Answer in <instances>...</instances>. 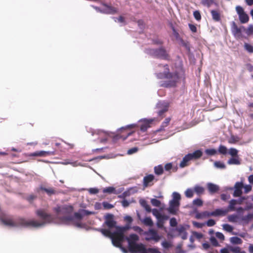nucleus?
Segmentation results:
<instances>
[{"instance_id":"obj_1","label":"nucleus","mask_w":253,"mask_h":253,"mask_svg":"<svg viewBox=\"0 0 253 253\" xmlns=\"http://www.w3.org/2000/svg\"><path fill=\"white\" fill-rule=\"evenodd\" d=\"M36 214L42 219V221L40 222L35 219L26 220L25 218H21L19 220V224L23 227L38 228L42 226L45 224L51 223L54 220L53 216L47 213L44 209L37 210Z\"/></svg>"},{"instance_id":"obj_2","label":"nucleus","mask_w":253,"mask_h":253,"mask_svg":"<svg viewBox=\"0 0 253 253\" xmlns=\"http://www.w3.org/2000/svg\"><path fill=\"white\" fill-rule=\"evenodd\" d=\"M164 67L166 70L164 72L156 74V77L158 79H165L164 81H161L159 83L160 86L166 88L176 87L180 79L179 74L177 72H170L169 66L167 64L164 65Z\"/></svg>"},{"instance_id":"obj_3","label":"nucleus","mask_w":253,"mask_h":253,"mask_svg":"<svg viewBox=\"0 0 253 253\" xmlns=\"http://www.w3.org/2000/svg\"><path fill=\"white\" fill-rule=\"evenodd\" d=\"M54 211L58 215L63 214L65 215L61 218V220L65 223L72 221L74 219V217L71 215L73 211V207L72 206H57L54 208Z\"/></svg>"},{"instance_id":"obj_4","label":"nucleus","mask_w":253,"mask_h":253,"mask_svg":"<svg viewBox=\"0 0 253 253\" xmlns=\"http://www.w3.org/2000/svg\"><path fill=\"white\" fill-rule=\"evenodd\" d=\"M113 245L118 248H122V244L125 239V235L118 230L113 232L111 237Z\"/></svg>"},{"instance_id":"obj_5","label":"nucleus","mask_w":253,"mask_h":253,"mask_svg":"<svg viewBox=\"0 0 253 253\" xmlns=\"http://www.w3.org/2000/svg\"><path fill=\"white\" fill-rule=\"evenodd\" d=\"M149 53L157 58L168 59L169 57L166 50L163 47L158 49H150L149 50Z\"/></svg>"},{"instance_id":"obj_6","label":"nucleus","mask_w":253,"mask_h":253,"mask_svg":"<svg viewBox=\"0 0 253 253\" xmlns=\"http://www.w3.org/2000/svg\"><path fill=\"white\" fill-rule=\"evenodd\" d=\"M143 234L146 235L145 240L148 241L153 240L155 242H158L161 239V236L158 234L157 231L153 229H150Z\"/></svg>"},{"instance_id":"obj_7","label":"nucleus","mask_w":253,"mask_h":253,"mask_svg":"<svg viewBox=\"0 0 253 253\" xmlns=\"http://www.w3.org/2000/svg\"><path fill=\"white\" fill-rule=\"evenodd\" d=\"M169 104L166 101H160L156 105V109L158 110V116L162 118L164 117V114L167 112L169 108Z\"/></svg>"},{"instance_id":"obj_8","label":"nucleus","mask_w":253,"mask_h":253,"mask_svg":"<svg viewBox=\"0 0 253 253\" xmlns=\"http://www.w3.org/2000/svg\"><path fill=\"white\" fill-rule=\"evenodd\" d=\"M21 218L18 219L17 221L15 222L11 218L3 216L0 217V220L5 225L10 227H17L21 226L19 223V220ZM21 226H22L21 225Z\"/></svg>"},{"instance_id":"obj_9","label":"nucleus","mask_w":253,"mask_h":253,"mask_svg":"<svg viewBox=\"0 0 253 253\" xmlns=\"http://www.w3.org/2000/svg\"><path fill=\"white\" fill-rule=\"evenodd\" d=\"M242 26L239 28L235 22H232L231 26L232 33L236 39L246 38L242 34Z\"/></svg>"},{"instance_id":"obj_10","label":"nucleus","mask_w":253,"mask_h":253,"mask_svg":"<svg viewBox=\"0 0 253 253\" xmlns=\"http://www.w3.org/2000/svg\"><path fill=\"white\" fill-rule=\"evenodd\" d=\"M136 126V125L132 124L127 126L126 128L122 127L121 128V132L123 133L120 135H117V138L122 139L123 140H126L129 136L131 135L134 131H128L127 128H132Z\"/></svg>"},{"instance_id":"obj_11","label":"nucleus","mask_w":253,"mask_h":253,"mask_svg":"<svg viewBox=\"0 0 253 253\" xmlns=\"http://www.w3.org/2000/svg\"><path fill=\"white\" fill-rule=\"evenodd\" d=\"M129 250L132 253H142L144 251H146L144 245L142 244H136V243H129L128 246Z\"/></svg>"},{"instance_id":"obj_12","label":"nucleus","mask_w":253,"mask_h":253,"mask_svg":"<svg viewBox=\"0 0 253 253\" xmlns=\"http://www.w3.org/2000/svg\"><path fill=\"white\" fill-rule=\"evenodd\" d=\"M157 179L155 178L153 174H150L145 176L143 179V186L144 187L152 186L154 182H157Z\"/></svg>"},{"instance_id":"obj_13","label":"nucleus","mask_w":253,"mask_h":253,"mask_svg":"<svg viewBox=\"0 0 253 253\" xmlns=\"http://www.w3.org/2000/svg\"><path fill=\"white\" fill-rule=\"evenodd\" d=\"M105 224L110 229L115 228L117 226L116 225V221L114 219V215L112 214L108 213L105 216Z\"/></svg>"},{"instance_id":"obj_14","label":"nucleus","mask_w":253,"mask_h":253,"mask_svg":"<svg viewBox=\"0 0 253 253\" xmlns=\"http://www.w3.org/2000/svg\"><path fill=\"white\" fill-rule=\"evenodd\" d=\"M180 206V202H177L174 201H170L169 206L168 209V211L170 214L175 215L179 210Z\"/></svg>"},{"instance_id":"obj_15","label":"nucleus","mask_w":253,"mask_h":253,"mask_svg":"<svg viewBox=\"0 0 253 253\" xmlns=\"http://www.w3.org/2000/svg\"><path fill=\"white\" fill-rule=\"evenodd\" d=\"M153 120L144 119L140 121L139 127L140 130L145 132L147 129L150 127V125L153 122Z\"/></svg>"},{"instance_id":"obj_16","label":"nucleus","mask_w":253,"mask_h":253,"mask_svg":"<svg viewBox=\"0 0 253 253\" xmlns=\"http://www.w3.org/2000/svg\"><path fill=\"white\" fill-rule=\"evenodd\" d=\"M55 155V153L54 151H37L32 153H31L29 155V156H34V157H44L47 156L54 155Z\"/></svg>"},{"instance_id":"obj_17","label":"nucleus","mask_w":253,"mask_h":253,"mask_svg":"<svg viewBox=\"0 0 253 253\" xmlns=\"http://www.w3.org/2000/svg\"><path fill=\"white\" fill-rule=\"evenodd\" d=\"M243 187V184L242 182H236L235 185V190L233 196L235 197H240L242 194V189Z\"/></svg>"},{"instance_id":"obj_18","label":"nucleus","mask_w":253,"mask_h":253,"mask_svg":"<svg viewBox=\"0 0 253 253\" xmlns=\"http://www.w3.org/2000/svg\"><path fill=\"white\" fill-rule=\"evenodd\" d=\"M95 133L99 136L100 142H105L107 140L109 135L107 132L98 130L95 132Z\"/></svg>"},{"instance_id":"obj_19","label":"nucleus","mask_w":253,"mask_h":253,"mask_svg":"<svg viewBox=\"0 0 253 253\" xmlns=\"http://www.w3.org/2000/svg\"><path fill=\"white\" fill-rule=\"evenodd\" d=\"M228 212V210H223L222 209H217L212 212H210V216H217L219 215H225Z\"/></svg>"},{"instance_id":"obj_20","label":"nucleus","mask_w":253,"mask_h":253,"mask_svg":"<svg viewBox=\"0 0 253 253\" xmlns=\"http://www.w3.org/2000/svg\"><path fill=\"white\" fill-rule=\"evenodd\" d=\"M203 155V152L200 150H197L195 151L192 153H189L188 155L189 156L191 160H197L201 158Z\"/></svg>"},{"instance_id":"obj_21","label":"nucleus","mask_w":253,"mask_h":253,"mask_svg":"<svg viewBox=\"0 0 253 253\" xmlns=\"http://www.w3.org/2000/svg\"><path fill=\"white\" fill-rule=\"evenodd\" d=\"M207 188L211 194L215 193L219 190V187L218 185L212 183H208L207 184Z\"/></svg>"},{"instance_id":"obj_22","label":"nucleus","mask_w":253,"mask_h":253,"mask_svg":"<svg viewBox=\"0 0 253 253\" xmlns=\"http://www.w3.org/2000/svg\"><path fill=\"white\" fill-rule=\"evenodd\" d=\"M168 215H164L157 219V226L159 228H162L164 226L165 221L169 219Z\"/></svg>"},{"instance_id":"obj_23","label":"nucleus","mask_w":253,"mask_h":253,"mask_svg":"<svg viewBox=\"0 0 253 253\" xmlns=\"http://www.w3.org/2000/svg\"><path fill=\"white\" fill-rule=\"evenodd\" d=\"M191 161L188 154L186 155L179 164V167L181 168H184L189 165V162Z\"/></svg>"},{"instance_id":"obj_24","label":"nucleus","mask_w":253,"mask_h":253,"mask_svg":"<svg viewBox=\"0 0 253 253\" xmlns=\"http://www.w3.org/2000/svg\"><path fill=\"white\" fill-rule=\"evenodd\" d=\"M40 189L42 191H43L45 192H46V194L49 196H51L52 195L55 194L56 193V190L53 188H51V187L47 188H45L43 186H41Z\"/></svg>"},{"instance_id":"obj_25","label":"nucleus","mask_w":253,"mask_h":253,"mask_svg":"<svg viewBox=\"0 0 253 253\" xmlns=\"http://www.w3.org/2000/svg\"><path fill=\"white\" fill-rule=\"evenodd\" d=\"M238 204L237 201L235 199H232L229 201V205L228 206L227 209L226 210H228L229 211H234L236 210L235 208V205Z\"/></svg>"},{"instance_id":"obj_26","label":"nucleus","mask_w":253,"mask_h":253,"mask_svg":"<svg viewBox=\"0 0 253 253\" xmlns=\"http://www.w3.org/2000/svg\"><path fill=\"white\" fill-rule=\"evenodd\" d=\"M99 232H101L104 236L111 238L113 235V233H112L109 230L100 228L97 230Z\"/></svg>"},{"instance_id":"obj_27","label":"nucleus","mask_w":253,"mask_h":253,"mask_svg":"<svg viewBox=\"0 0 253 253\" xmlns=\"http://www.w3.org/2000/svg\"><path fill=\"white\" fill-rule=\"evenodd\" d=\"M139 240L138 236L135 234H130L129 237L126 238V240L128 243V246H129V243H135L136 241Z\"/></svg>"},{"instance_id":"obj_28","label":"nucleus","mask_w":253,"mask_h":253,"mask_svg":"<svg viewBox=\"0 0 253 253\" xmlns=\"http://www.w3.org/2000/svg\"><path fill=\"white\" fill-rule=\"evenodd\" d=\"M104 5L106 7V10L107 13L113 14L117 13L118 9L116 7L107 4H104Z\"/></svg>"},{"instance_id":"obj_29","label":"nucleus","mask_w":253,"mask_h":253,"mask_svg":"<svg viewBox=\"0 0 253 253\" xmlns=\"http://www.w3.org/2000/svg\"><path fill=\"white\" fill-rule=\"evenodd\" d=\"M139 203L141 206L145 208V210L147 212H149L151 211V209L150 206L147 204V202L146 200L141 199L139 201Z\"/></svg>"},{"instance_id":"obj_30","label":"nucleus","mask_w":253,"mask_h":253,"mask_svg":"<svg viewBox=\"0 0 253 253\" xmlns=\"http://www.w3.org/2000/svg\"><path fill=\"white\" fill-rule=\"evenodd\" d=\"M154 170L155 173L158 175H162L164 172V168L161 165L155 167Z\"/></svg>"},{"instance_id":"obj_31","label":"nucleus","mask_w":253,"mask_h":253,"mask_svg":"<svg viewBox=\"0 0 253 253\" xmlns=\"http://www.w3.org/2000/svg\"><path fill=\"white\" fill-rule=\"evenodd\" d=\"M142 222L146 226L152 227L153 222L150 217H146L142 220Z\"/></svg>"},{"instance_id":"obj_32","label":"nucleus","mask_w":253,"mask_h":253,"mask_svg":"<svg viewBox=\"0 0 253 253\" xmlns=\"http://www.w3.org/2000/svg\"><path fill=\"white\" fill-rule=\"evenodd\" d=\"M211 12L212 19L214 21H219L220 20V14L217 11L215 10H212Z\"/></svg>"},{"instance_id":"obj_33","label":"nucleus","mask_w":253,"mask_h":253,"mask_svg":"<svg viewBox=\"0 0 253 253\" xmlns=\"http://www.w3.org/2000/svg\"><path fill=\"white\" fill-rule=\"evenodd\" d=\"M170 120V118H166L164 121L162 123L160 128L158 129V131H160L164 130L165 128L169 125Z\"/></svg>"},{"instance_id":"obj_34","label":"nucleus","mask_w":253,"mask_h":253,"mask_svg":"<svg viewBox=\"0 0 253 253\" xmlns=\"http://www.w3.org/2000/svg\"><path fill=\"white\" fill-rule=\"evenodd\" d=\"M210 212L206 211L202 212H198L196 214L195 217L197 219H201L206 217H209Z\"/></svg>"},{"instance_id":"obj_35","label":"nucleus","mask_w":253,"mask_h":253,"mask_svg":"<svg viewBox=\"0 0 253 253\" xmlns=\"http://www.w3.org/2000/svg\"><path fill=\"white\" fill-rule=\"evenodd\" d=\"M194 190L197 194L200 195L204 194L205 188L202 186L197 185L194 187Z\"/></svg>"},{"instance_id":"obj_36","label":"nucleus","mask_w":253,"mask_h":253,"mask_svg":"<svg viewBox=\"0 0 253 253\" xmlns=\"http://www.w3.org/2000/svg\"><path fill=\"white\" fill-rule=\"evenodd\" d=\"M239 18L241 23H247L249 20V16L246 13L239 15Z\"/></svg>"},{"instance_id":"obj_37","label":"nucleus","mask_w":253,"mask_h":253,"mask_svg":"<svg viewBox=\"0 0 253 253\" xmlns=\"http://www.w3.org/2000/svg\"><path fill=\"white\" fill-rule=\"evenodd\" d=\"M242 28L244 31H245L248 36H250L251 35H253V25H249L247 29H246L244 26H242Z\"/></svg>"},{"instance_id":"obj_38","label":"nucleus","mask_w":253,"mask_h":253,"mask_svg":"<svg viewBox=\"0 0 253 253\" xmlns=\"http://www.w3.org/2000/svg\"><path fill=\"white\" fill-rule=\"evenodd\" d=\"M129 228H130V226L129 224H126V225L125 226H117L116 227V229L118 230L121 232L123 233L124 234L125 232H126V230H128Z\"/></svg>"},{"instance_id":"obj_39","label":"nucleus","mask_w":253,"mask_h":253,"mask_svg":"<svg viewBox=\"0 0 253 253\" xmlns=\"http://www.w3.org/2000/svg\"><path fill=\"white\" fill-rule=\"evenodd\" d=\"M239 219V216L236 214L229 215L228 216V221L231 222H236Z\"/></svg>"},{"instance_id":"obj_40","label":"nucleus","mask_w":253,"mask_h":253,"mask_svg":"<svg viewBox=\"0 0 253 253\" xmlns=\"http://www.w3.org/2000/svg\"><path fill=\"white\" fill-rule=\"evenodd\" d=\"M230 242L233 244H241L242 240L238 237H233L230 238Z\"/></svg>"},{"instance_id":"obj_41","label":"nucleus","mask_w":253,"mask_h":253,"mask_svg":"<svg viewBox=\"0 0 253 253\" xmlns=\"http://www.w3.org/2000/svg\"><path fill=\"white\" fill-rule=\"evenodd\" d=\"M244 49L249 53H253V46L249 43H245L244 45Z\"/></svg>"},{"instance_id":"obj_42","label":"nucleus","mask_w":253,"mask_h":253,"mask_svg":"<svg viewBox=\"0 0 253 253\" xmlns=\"http://www.w3.org/2000/svg\"><path fill=\"white\" fill-rule=\"evenodd\" d=\"M201 3L208 7H210L214 3V0H202Z\"/></svg>"},{"instance_id":"obj_43","label":"nucleus","mask_w":253,"mask_h":253,"mask_svg":"<svg viewBox=\"0 0 253 253\" xmlns=\"http://www.w3.org/2000/svg\"><path fill=\"white\" fill-rule=\"evenodd\" d=\"M181 199L180 195L176 192L172 193V199L171 201H174L177 202H180Z\"/></svg>"},{"instance_id":"obj_44","label":"nucleus","mask_w":253,"mask_h":253,"mask_svg":"<svg viewBox=\"0 0 253 253\" xmlns=\"http://www.w3.org/2000/svg\"><path fill=\"white\" fill-rule=\"evenodd\" d=\"M185 195L188 198H191L193 197L194 191L190 188L187 189L185 192Z\"/></svg>"},{"instance_id":"obj_45","label":"nucleus","mask_w":253,"mask_h":253,"mask_svg":"<svg viewBox=\"0 0 253 253\" xmlns=\"http://www.w3.org/2000/svg\"><path fill=\"white\" fill-rule=\"evenodd\" d=\"M239 141V138L237 136L231 135L228 140V142L230 144H235Z\"/></svg>"},{"instance_id":"obj_46","label":"nucleus","mask_w":253,"mask_h":253,"mask_svg":"<svg viewBox=\"0 0 253 253\" xmlns=\"http://www.w3.org/2000/svg\"><path fill=\"white\" fill-rule=\"evenodd\" d=\"M218 151L220 154H223V155H225L227 153V148L225 146H223L222 145H220L219 146Z\"/></svg>"},{"instance_id":"obj_47","label":"nucleus","mask_w":253,"mask_h":253,"mask_svg":"<svg viewBox=\"0 0 253 253\" xmlns=\"http://www.w3.org/2000/svg\"><path fill=\"white\" fill-rule=\"evenodd\" d=\"M115 192V189L113 187H108L105 188H104L103 190V192L104 193H114Z\"/></svg>"},{"instance_id":"obj_48","label":"nucleus","mask_w":253,"mask_h":253,"mask_svg":"<svg viewBox=\"0 0 253 253\" xmlns=\"http://www.w3.org/2000/svg\"><path fill=\"white\" fill-rule=\"evenodd\" d=\"M228 164L229 165H239L240 161L237 158H232L228 161Z\"/></svg>"},{"instance_id":"obj_49","label":"nucleus","mask_w":253,"mask_h":253,"mask_svg":"<svg viewBox=\"0 0 253 253\" xmlns=\"http://www.w3.org/2000/svg\"><path fill=\"white\" fill-rule=\"evenodd\" d=\"M214 166L216 168H219V169H224L226 168V166L225 165V164L221 162L220 161L215 162L214 163Z\"/></svg>"},{"instance_id":"obj_50","label":"nucleus","mask_w":253,"mask_h":253,"mask_svg":"<svg viewBox=\"0 0 253 253\" xmlns=\"http://www.w3.org/2000/svg\"><path fill=\"white\" fill-rule=\"evenodd\" d=\"M223 229L228 232H232L233 230V227L228 224H224L222 225Z\"/></svg>"},{"instance_id":"obj_51","label":"nucleus","mask_w":253,"mask_h":253,"mask_svg":"<svg viewBox=\"0 0 253 253\" xmlns=\"http://www.w3.org/2000/svg\"><path fill=\"white\" fill-rule=\"evenodd\" d=\"M253 218V214L252 213H249L246 216H242L241 218L242 220L248 222L250 220Z\"/></svg>"},{"instance_id":"obj_52","label":"nucleus","mask_w":253,"mask_h":253,"mask_svg":"<svg viewBox=\"0 0 253 253\" xmlns=\"http://www.w3.org/2000/svg\"><path fill=\"white\" fill-rule=\"evenodd\" d=\"M152 212L153 215H154L157 218H159V217H160L163 215L160 212L159 210L156 209H154L152 211Z\"/></svg>"},{"instance_id":"obj_53","label":"nucleus","mask_w":253,"mask_h":253,"mask_svg":"<svg viewBox=\"0 0 253 253\" xmlns=\"http://www.w3.org/2000/svg\"><path fill=\"white\" fill-rule=\"evenodd\" d=\"M206 153L210 156H213L216 154L217 151L214 149H209L205 150Z\"/></svg>"},{"instance_id":"obj_54","label":"nucleus","mask_w":253,"mask_h":253,"mask_svg":"<svg viewBox=\"0 0 253 253\" xmlns=\"http://www.w3.org/2000/svg\"><path fill=\"white\" fill-rule=\"evenodd\" d=\"M151 203L153 206L159 207L160 206L161 202L156 199H152Z\"/></svg>"},{"instance_id":"obj_55","label":"nucleus","mask_w":253,"mask_h":253,"mask_svg":"<svg viewBox=\"0 0 253 253\" xmlns=\"http://www.w3.org/2000/svg\"><path fill=\"white\" fill-rule=\"evenodd\" d=\"M229 250L233 253H240L241 252V249L239 247H230Z\"/></svg>"},{"instance_id":"obj_56","label":"nucleus","mask_w":253,"mask_h":253,"mask_svg":"<svg viewBox=\"0 0 253 253\" xmlns=\"http://www.w3.org/2000/svg\"><path fill=\"white\" fill-rule=\"evenodd\" d=\"M194 18L197 21H200L201 19V15L200 12L198 10H196L193 12Z\"/></svg>"},{"instance_id":"obj_57","label":"nucleus","mask_w":253,"mask_h":253,"mask_svg":"<svg viewBox=\"0 0 253 253\" xmlns=\"http://www.w3.org/2000/svg\"><path fill=\"white\" fill-rule=\"evenodd\" d=\"M236 10L238 15L245 13L243 8L240 5H238L236 7Z\"/></svg>"},{"instance_id":"obj_58","label":"nucleus","mask_w":253,"mask_h":253,"mask_svg":"<svg viewBox=\"0 0 253 253\" xmlns=\"http://www.w3.org/2000/svg\"><path fill=\"white\" fill-rule=\"evenodd\" d=\"M229 154L233 157L236 156L238 154V151L235 148H231L229 149Z\"/></svg>"},{"instance_id":"obj_59","label":"nucleus","mask_w":253,"mask_h":253,"mask_svg":"<svg viewBox=\"0 0 253 253\" xmlns=\"http://www.w3.org/2000/svg\"><path fill=\"white\" fill-rule=\"evenodd\" d=\"M193 204L194 205L200 207L203 205V203L202 200L200 199H196L193 201Z\"/></svg>"},{"instance_id":"obj_60","label":"nucleus","mask_w":253,"mask_h":253,"mask_svg":"<svg viewBox=\"0 0 253 253\" xmlns=\"http://www.w3.org/2000/svg\"><path fill=\"white\" fill-rule=\"evenodd\" d=\"M37 196L36 195H33V194H31L30 195H29V196L27 197L26 198V199L29 202V203H32L33 201L36 199L37 198Z\"/></svg>"},{"instance_id":"obj_61","label":"nucleus","mask_w":253,"mask_h":253,"mask_svg":"<svg viewBox=\"0 0 253 253\" xmlns=\"http://www.w3.org/2000/svg\"><path fill=\"white\" fill-rule=\"evenodd\" d=\"M210 241H211V244L214 246V247H217V246H219V244L217 241V240L215 238H214V237H211V238H210Z\"/></svg>"},{"instance_id":"obj_62","label":"nucleus","mask_w":253,"mask_h":253,"mask_svg":"<svg viewBox=\"0 0 253 253\" xmlns=\"http://www.w3.org/2000/svg\"><path fill=\"white\" fill-rule=\"evenodd\" d=\"M132 229L134 231L140 234H141L143 233V229L141 228H140V227L137 226H133L132 227Z\"/></svg>"},{"instance_id":"obj_63","label":"nucleus","mask_w":253,"mask_h":253,"mask_svg":"<svg viewBox=\"0 0 253 253\" xmlns=\"http://www.w3.org/2000/svg\"><path fill=\"white\" fill-rule=\"evenodd\" d=\"M162 246L165 249H169L171 247L170 243L166 241H165L162 243Z\"/></svg>"},{"instance_id":"obj_64","label":"nucleus","mask_w":253,"mask_h":253,"mask_svg":"<svg viewBox=\"0 0 253 253\" xmlns=\"http://www.w3.org/2000/svg\"><path fill=\"white\" fill-rule=\"evenodd\" d=\"M149 252L150 253H161V252L156 248H148L146 249V252Z\"/></svg>"}]
</instances>
